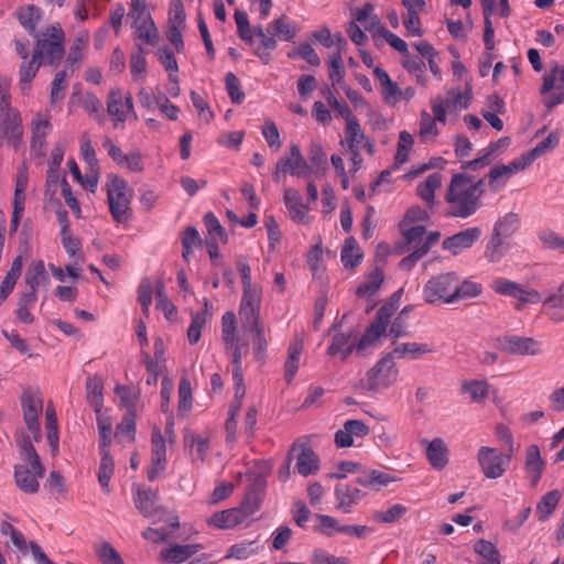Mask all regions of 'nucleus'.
I'll list each match as a JSON object with an SVG mask.
<instances>
[{
	"label": "nucleus",
	"mask_w": 564,
	"mask_h": 564,
	"mask_svg": "<svg viewBox=\"0 0 564 564\" xmlns=\"http://www.w3.org/2000/svg\"><path fill=\"white\" fill-rule=\"evenodd\" d=\"M21 459L23 464L14 466L15 485L25 494H36L40 488L39 478L44 477L45 468L29 437L21 444Z\"/></svg>",
	"instance_id": "obj_1"
},
{
	"label": "nucleus",
	"mask_w": 564,
	"mask_h": 564,
	"mask_svg": "<svg viewBox=\"0 0 564 564\" xmlns=\"http://www.w3.org/2000/svg\"><path fill=\"white\" fill-rule=\"evenodd\" d=\"M473 183L466 174H455L447 188L445 199L449 205L448 215L457 218H468L477 213L481 206L479 195L468 192L465 186Z\"/></svg>",
	"instance_id": "obj_2"
},
{
	"label": "nucleus",
	"mask_w": 564,
	"mask_h": 564,
	"mask_svg": "<svg viewBox=\"0 0 564 564\" xmlns=\"http://www.w3.org/2000/svg\"><path fill=\"white\" fill-rule=\"evenodd\" d=\"M35 47L33 52H40V59L51 66H57L64 57L65 34L58 23L47 26L34 34Z\"/></svg>",
	"instance_id": "obj_3"
},
{
	"label": "nucleus",
	"mask_w": 564,
	"mask_h": 564,
	"mask_svg": "<svg viewBox=\"0 0 564 564\" xmlns=\"http://www.w3.org/2000/svg\"><path fill=\"white\" fill-rule=\"evenodd\" d=\"M402 289L398 290L395 293L392 294L389 302L383 304L376 314L375 319L372 323L366 328L364 335L358 340L357 348L360 349H367L369 347H372L378 339L386 334L387 327L390 324V319L392 315L395 313V311L399 307V302L402 295Z\"/></svg>",
	"instance_id": "obj_4"
},
{
	"label": "nucleus",
	"mask_w": 564,
	"mask_h": 564,
	"mask_svg": "<svg viewBox=\"0 0 564 564\" xmlns=\"http://www.w3.org/2000/svg\"><path fill=\"white\" fill-rule=\"evenodd\" d=\"M338 473L329 474V478L343 479L347 473H358L356 477V484L362 487L371 488L373 490H380L382 487L388 486L390 482L395 481V477L392 475L380 471L377 469H362L361 465L355 462H340L338 464Z\"/></svg>",
	"instance_id": "obj_5"
},
{
	"label": "nucleus",
	"mask_w": 564,
	"mask_h": 564,
	"mask_svg": "<svg viewBox=\"0 0 564 564\" xmlns=\"http://www.w3.org/2000/svg\"><path fill=\"white\" fill-rule=\"evenodd\" d=\"M398 375L393 354L388 352L367 371L365 379L360 380L359 384L364 390L377 392L392 386L397 381Z\"/></svg>",
	"instance_id": "obj_6"
},
{
	"label": "nucleus",
	"mask_w": 564,
	"mask_h": 564,
	"mask_svg": "<svg viewBox=\"0 0 564 564\" xmlns=\"http://www.w3.org/2000/svg\"><path fill=\"white\" fill-rule=\"evenodd\" d=\"M131 196L126 180L113 174L108 176L107 198L111 216L116 223L122 224L128 220Z\"/></svg>",
	"instance_id": "obj_7"
},
{
	"label": "nucleus",
	"mask_w": 564,
	"mask_h": 564,
	"mask_svg": "<svg viewBox=\"0 0 564 564\" xmlns=\"http://www.w3.org/2000/svg\"><path fill=\"white\" fill-rule=\"evenodd\" d=\"M455 272L441 273L432 276L424 285L423 297L429 304H451L455 302Z\"/></svg>",
	"instance_id": "obj_8"
},
{
	"label": "nucleus",
	"mask_w": 564,
	"mask_h": 564,
	"mask_svg": "<svg viewBox=\"0 0 564 564\" xmlns=\"http://www.w3.org/2000/svg\"><path fill=\"white\" fill-rule=\"evenodd\" d=\"M510 462V456H503L498 449L482 446L478 451V463L487 478L501 477Z\"/></svg>",
	"instance_id": "obj_9"
},
{
	"label": "nucleus",
	"mask_w": 564,
	"mask_h": 564,
	"mask_svg": "<svg viewBox=\"0 0 564 564\" xmlns=\"http://www.w3.org/2000/svg\"><path fill=\"white\" fill-rule=\"evenodd\" d=\"M531 164V160L523 153L507 165L501 164L494 166L488 174L490 188L494 191L499 189L501 186H505L513 174L525 170Z\"/></svg>",
	"instance_id": "obj_10"
},
{
	"label": "nucleus",
	"mask_w": 564,
	"mask_h": 564,
	"mask_svg": "<svg viewBox=\"0 0 564 564\" xmlns=\"http://www.w3.org/2000/svg\"><path fill=\"white\" fill-rule=\"evenodd\" d=\"M21 405L23 410V419L28 429L35 433V440L40 436L39 415L43 409L41 397L32 390H25L21 397Z\"/></svg>",
	"instance_id": "obj_11"
},
{
	"label": "nucleus",
	"mask_w": 564,
	"mask_h": 564,
	"mask_svg": "<svg viewBox=\"0 0 564 564\" xmlns=\"http://www.w3.org/2000/svg\"><path fill=\"white\" fill-rule=\"evenodd\" d=\"M480 237L481 229L479 227L467 228L444 239L442 247L453 254H458L462 250L470 248Z\"/></svg>",
	"instance_id": "obj_12"
},
{
	"label": "nucleus",
	"mask_w": 564,
	"mask_h": 564,
	"mask_svg": "<svg viewBox=\"0 0 564 564\" xmlns=\"http://www.w3.org/2000/svg\"><path fill=\"white\" fill-rule=\"evenodd\" d=\"M280 166L284 169V173L297 177H308L313 172L296 144L290 147V156L280 159Z\"/></svg>",
	"instance_id": "obj_13"
},
{
	"label": "nucleus",
	"mask_w": 564,
	"mask_h": 564,
	"mask_svg": "<svg viewBox=\"0 0 564 564\" xmlns=\"http://www.w3.org/2000/svg\"><path fill=\"white\" fill-rule=\"evenodd\" d=\"M23 134L22 119L19 112H9L0 119V147L4 139L17 148Z\"/></svg>",
	"instance_id": "obj_14"
},
{
	"label": "nucleus",
	"mask_w": 564,
	"mask_h": 564,
	"mask_svg": "<svg viewBox=\"0 0 564 564\" xmlns=\"http://www.w3.org/2000/svg\"><path fill=\"white\" fill-rule=\"evenodd\" d=\"M265 478L257 475L248 487L246 496L241 502V508L243 509L245 514H251L259 509L265 494Z\"/></svg>",
	"instance_id": "obj_15"
},
{
	"label": "nucleus",
	"mask_w": 564,
	"mask_h": 564,
	"mask_svg": "<svg viewBox=\"0 0 564 564\" xmlns=\"http://www.w3.org/2000/svg\"><path fill=\"white\" fill-rule=\"evenodd\" d=\"M401 232L403 240L397 243V253L403 254L409 251L416 252L420 250V247L424 245V236L426 234V228L424 226L416 225L410 228H401Z\"/></svg>",
	"instance_id": "obj_16"
},
{
	"label": "nucleus",
	"mask_w": 564,
	"mask_h": 564,
	"mask_svg": "<svg viewBox=\"0 0 564 564\" xmlns=\"http://www.w3.org/2000/svg\"><path fill=\"white\" fill-rule=\"evenodd\" d=\"M336 508L344 513H350L352 507L357 505L365 494L357 487L348 484H337L335 486Z\"/></svg>",
	"instance_id": "obj_17"
},
{
	"label": "nucleus",
	"mask_w": 564,
	"mask_h": 564,
	"mask_svg": "<svg viewBox=\"0 0 564 564\" xmlns=\"http://www.w3.org/2000/svg\"><path fill=\"white\" fill-rule=\"evenodd\" d=\"M203 549L202 544H172L160 552V560L169 564H181Z\"/></svg>",
	"instance_id": "obj_18"
},
{
	"label": "nucleus",
	"mask_w": 564,
	"mask_h": 564,
	"mask_svg": "<svg viewBox=\"0 0 564 564\" xmlns=\"http://www.w3.org/2000/svg\"><path fill=\"white\" fill-rule=\"evenodd\" d=\"M500 348L511 355H535L536 343L530 337L506 336L499 340Z\"/></svg>",
	"instance_id": "obj_19"
},
{
	"label": "nucleus",
	"mask_w": 564,
	"mask_h": 564,
	"mask_svg": "<svg viewBox=\"0 0 564 564\" xmlns=\"http://www.w3.org/2000/svg\"><path fill=\"white\" fill-rule=\"evenodd\" d=\"M50 284V278L45 270L43 260L33 261L24 276V290L39 292L40 286H47Z\"/></svg>",
	"instance_id": "obj_20"
},
{
	"label": "nucleus",
	"mask_w": 564,
	"mask_h": 564,
	"mask_svg": "<svg viewBox=\"0 0 564 564\" xmlns=\"http://www.w3.org/2000/svg\"><path fill=\"white\" fill-rule=\"evenodd\" d=\"M300 451L296 456V470L300 475L307 477L319 469V458L315 452L305 444H297Z\"/></svg>",
	"instance_id": "obj_21"
},
{
	"label": "nucleus",
	"mask_w": 564,
	"mask_h": 564,
	"mask_svg": "<svg viewBox=\"0 0 564 564\" xmlns=\"http://www.w3.org/2000/svg\"><path fill=\"white\" fill-rule=\"evenodd\" d=\"M545 462L541 457L538 445L532 444L525 451V470L530 477L531 486L535 487L544 471Z\"/></svg>",
	"instance_id": "obj_22"
},
{
	"label": "nucleus",
	"mask_w": 564,
	"mask_h": 564,
	"mask_svg": "<svg viewBox=\"0 0 564 564\" xmlns=\"http://www.w3.org/2000/svg\"><path fill=\"white\" fill-rule=\"evenodd\" d=\"M441 238V234L438 231L426 232L424 236V245L420 247V250L416 252H410L406 257H404L400 263L399 268L401 270L410 271L415 267L419 260H421L424 256L427 254L432 246L437 243Z\"/></svg>",
	"instance_id": "obj_23"
},
{
	"label": "nucleus",
	"mask_w": 564,
	"mask_h": 564,
	"mask_svg": "<svg viewBox=\"0 0 564 564\" xmlns=\"http://www.w3.org/2000/svg\"><path fill=\"white\" fill-rule=\"evenodd\" d=\"M297 25L290 21L285 14H282L280 18L275 19L271 22L267 32L273 36V39L278 37L280 41L291 42L297 34Z\"/></svg>",
	"instance_id": "obj_24"
},
{
	"label": "nucleus",
	"mask_w": 564,
	"mask_h": 564,
	"mask_svg": "<svg viewBox=\"0 0 564 564\" xmlns=\"http://www.w3.org/2000/svg\"><path fill=\"white\" fill-rule=\"evenodd\" d=\"M543 310L553 322H564V283L544 300Z\"/></svg>",
	"instance_id": "obj_25"
},
{
	"label": "nucleus",
	"mask_w": 564,
	"mask_h": 564,
	"mask_svg": "<svg viewBox=\"0 0 564 564\" xmlns=\"http://www.w3.org/2000/svg\"><path fill=\"white\" fill-rule=\"evenodd\" d=\"M132 28L134 29L133 34L135 39L143 41L148 45L158 44L160 39L159 30L151 17L132 21Z\"/></svg>",
	"instance_id": "obj_26"
},
{
	"label": "nucleus",
	"mask_w": 564,
	"mask_h": 564,
	"mask_svg": "<svg viewBox=\"0 0 564 564\" xmlns=\"http://www.w3.org/2000/svg\"><path fill=\"white\" fill-rule=\"evenodd\" d=\"M37 302V292L22 290L19 293V299L17 303L15 316L17 318L24 324H32L34 322V316L31 313V308L34 307Z\"/></svg>",
	"instance_id": "obj_27"
},
{
	"label": "nucleus",
	"mask_w": 564,
	"mask_h": 564,
	"mask_svg": "<svg viewBox=\"0 0 564 564\" xmlns=\"http://www.w3.org/2000/svg\"><path fill=\"white\" fill-rule=\"evenodd\" d=\"M303 340L301 338H294L288 348V358L284 365V377L288 382H291L296 375L300 367V358L303 351Z\"/></svg>",
	"instance_id": "obj_28"
},
{
	"label": "nucleus",
	"mask_w": 564,
	"mask_h": 564,
	"mask_svg": "<svg viewBox=\"0 0 564 564\" xmlns=\"http://www.w3.org/2000/svg\"><path fill=\"white\" fill-rule=\"evenodd\" d=\"M426 457L433 468L441 470L448 463V448L442 438H434L429 443Z\"/></svg>",
	"instance_id": "obj_29"
},
{
	"label": "nucleus",
	"mask_w": 564,
	"mask_h": 564,
	"mask_svg": "<svg viewBox=\"0 0 564 564\" xmlns=\"http://www.w3.org/2000/svg\"><path fill=\"white\" fill-rule=\"evenodd\" d=\"M104 381L100 376H90L86 380V399L96 413H100L104 405Z\"/></svg>",
	"instance_id": "obj_30"
},
{
	"label": "nucleus",
	"mask_w": 564,
	"mask_h": 564,
	"mask_svg": "<svg viewBox=\"0 0 564 564\" xmlns=\"http://www.w3.org/2000/svg\"><path fill=\"white\" fill-rule=\"evenodd\" d=\"M284 204L289 209L291 218L295 221H304L308 208L302 202V196L299 191L294 188H286L284 191Z\"/></svg>",
	"instance_id": "obj_31"
},
{
	"label": "nucleus",
	"mask_w": 564,
	"mask_h": 564,
	"mask_svg": "<svg viewBox=\"0 0 564 564\" xmlns=\"http://www.w3.org/2000/svg\"><path fill=\"white\" fill-rule=\"evenodd\" d=\"M40 59V52H33L31 59H24L19 68V80L22 91L29 90L32 79L36 76L40 66L42 65Z\"/></svg>",
	"instance_id": "obj_32"
},
{
	"label": "nucleus",
	"mask_w": 564,
	"mask_h": 564,
	"mask_svg": "<svg viewBox=\"0 0 564 564\" xmlns=\"http://www.w3.org/2000/svg\"><path fill=\"white\" fill-rule=\"evenodd\" d=\"M442 185V175L440 173H432L427 178L420 183L416 187V194L423 199L429 209H433L435 204V191Z\"/></svg>",
	"instance_id": "obj_33"
},
{
	"label": "nucleus",
	"mask_w": 564,
	"mask_h": 564,
	"mask_svg": "<svg viewBox=\"0 0 564 564\" xmlns=\"http://www.w3.org/2000/svg\"><path fill=\"white\" fill-rule=\"evenodd\" d=\"M246 514L241 513L239 509H227L220 512L214 513L208 520L209 525L218 529H231L239 524Z\"/></svg>",
	"instance_id": "obj_34"
},
{
	"label": "nucleus",
	"mask_w": 564,
	"mask_h": 564,
	"mask_svg": "<svg viewBox=\"0 0 564 564\" xmlns=\"http://www.w3.org/2000/svg\"><path fill=\"white\" fill-rule=\"evenodd\" d=\"M519 228V216L516 213H508L500 217L494 225L492 235L502 239L510 238Z\"/></svg>",
	"instance_id": "obj_35"
},
{
	"label": "nucleus",
	"mask_w": 564,
	"mask_h": 564,
	"mask_svg": "<svg viewBox=\"0 0 564 564\" xmlns=\"http://www.w3.org/2000/svg\"><path fill=\"white\" fill-rule=\"evenodd\" d=\"M18 20L21 25L34 36L37 34L36 25L41 19V10L34 4H29L26 7H21L17 11Z\"/></svg>",
	"instance_id": "obj_36"
},
{
	"label": "nucleus",
	"mask_w": 564,
	"mask_h": 564,
	"mask_svg": "<svg viewBox=\"0 0 564 564\" xmlns=\"http://www.w3.org/2000/svg\"><path fill=\"white\" fill-rule=\"evenodd\" d=\"M509 242L506 239L491 234L484 252V257L490 262H499L509 250Z\"/></svg>",
	"instance_id": "obj_37"
},
{
	"label": "nucleus",
	"mask_w": 564,
	"mask_h": 564,
	"mask_svg": "<svg viewBox=\"0 0 564 564\" xmlns=\"http://www.w3.org/2000/svg\"><path fill=\"white\" fill-rule=\"evenodd\" d=\"M340 259L344 267L347 269H354L360 263L362 259V253L354 237H349L345 240L340 253Z\"/></svg>",
	"instance_id": "obj_38"
},
{
	"label": "nucleus",
	"mask_w": 564,
	"mask_h": 564,
	"mask_svg": "<svg viewBox=\"0 0 564 564\" xmlns=\"http://www.w3.org/2000/svg\"><path fill=\"white\" fill-rule=\"evenodd\" d=\"M101 459L98 469V481L106 494L110 492L109 482L113 475L115 462L109 449L100 452Z\"/></svg>",
	"instance_id": "obj_39"
},
{
	"label": "nucleus",
	"mask_w": 564,
	"mask_h": 564,
	"mask_svg": "<svg viewBox=\"0 0 564 564\" xmlns=\"http://www.w3.org/2000/svg\"><path fill=\"white\" fill-rule=\"evenodd\" d=\"M345 134L348 150L360 149V144L366 140V135L355 116L346 120Z\"/></svg>",
	"instance_id": "obj_40"
},
{
	"label": "nucleus",
	"mask_w": 564,
	"mask_h": 564,
	"mask_svg": "<svg viewBox=\"0 0 564 564\" xmlns=\"http://www.w3.org/2000/svg\"><path fill=\"white\" fill-rule=\"evenodd\" d=\"M561 495L557 490L545 494L536 505V516L540 521H545L555 510Z\"/></svg>",
	"instance_id": "obj_41"
},
{
	"label": "nucleus",
	"mask_w": 564,
	"mask_h": 564,
	"mask_svg": "<svg viewBox=\"0 0 564 564\" xmlns=\"http://www.w3.org/2000/svg\"><path fill=\"white\" fill-rule=\"evenodd\" d=\"M203 240L199 232L195 227L188 226L182 232V258L189 262L191 256L193 254V248L202 246Z\"/></svg>",
	"instance_id": "obj_42"
},
{
	"label": "nucleus",
	"mask_w": 564,
	"mask_h": 564,
	"mask_svg": "<svg viewBox=\"0 0 564 564\" xmlns=\"http://www.w3.org/2000/svg\"><path fill=\"white\" fill-rule=\"evenodd\" d=\"M107 111L119 122H123L126 120L123 96L119 88H113L109 91Z\"/></svg>",
	"instance_id": "obj_43"
},
{
	"label": "nucleus",
	"mask_w": 564,
	"mask_h": 564,
	"mask_svg": "<svg viewBox=\"0 0 564 564\" xmlns=\"http://www.w3.org/2000/svg\"><path fill=\"white\" fill-rule=\"evenodd\" d=\"M474 551L482 557V562L479 564H501L498 549L487 540L477 541Z\"/></svg>",
	"instance_id": "obj_44"
},
{
	"label": "nucleus",
	"mask_w": 564,
	"mask_h": 564,
	"mask_svg": "<svg viewBox=\"0 0 564 564\" xmlns=\"http://www.w3.org/2000/svg\"><path fill=\"white\" fill-rule=\"evenodd\" d=\"M462 392L468 393L474 402H482L488 397L489 384L484 380H465L462 383Z\"/></svg>",
	"instance_id": "obj_45"
},
{
	"label": "nucleus",
	"mask_w": 564,
	"mask_h": 564,
	"mask_svg": "<svg viewBox=\"0 0 564 564\" xmlns=\"http://www.w3.org/2000/svg\"><path fill=\"white\" fill-rule=\"evenodd\" d=\"M94 550L101 564H124L118 551L107 541L95 544Z\"/></svg>",
	"instance_id": "obj_46"
},
{
	"label": "nucleus",
	"mask_w": 564,
	"mask_h": 564,
	"mask_svg": "<svg viewBox=\"0 0 564 564\" xmlns=\"http://www.w3.org/2000/svg\"><path fill=\"white\" fill-rule=\"evenodd\" d=\"M560 143V133L557 131L551 132L543 141L538 143L533 149L525 152L528 159L533 163L538 158L542 156L547 151L555 149Z\"/></svg>",
	"instance_id": "obj_47"
},
{
	"label": "nucleus",
	"mask_w": 564,
	"mask_h": 564,
	"mask_svg": "<svg viewBox=\"0 0 564 564\" xmlns=\"http://www.w3.org/2000/svg\"><path fill=\"white\" fill-rule=\"evenodd\" d=\"M431 351V348L426 344H416V343H404L395 347L389 354H393V359L403 358L406 355H410L411 358L416 359L423 354H427Z\"/></svg>",
	"instance_id": "obj_48"
},
{
	"label": "nucleus",
	"mask_w": 564,
	"mask_h": 564,
	"mask_svg": "<svg viewBox=\"0 0 564 564\" xmlns=\"http://www.w3.org/2000/svg\"><path fill=\"white\" fill-rule=\"evenodd\" d=\"M384 279L383 271L376 268L368 276V280L357 288L358 296L373 295L380 288Z\"/></svg>",
	"instance_id": "obj_49"
},
{
	"label": "nucleus",
	"mask_w": 564,
	"mask_h": 564,
	"mask_svg": "<svg viewBox=\"0 0 564 564\" xmlns=\"http://www.w3.org/2000/svg\"><path fill=\"white\" fill-rule=\"evenodd\" d=\"M408 508L401 503H395L383 511H375L373 520L379 523L390 524L399 521L405 513Z\"/></svg>",
	"instance_id": "obj_50"
},
{
	"label": "nucleus",
	"mask_w": 564,
	"mask_h": 564,
	"mask_svg": "<svg viewBox=\"0 0 564 564\" xmlns=\"http://www.w3.org/2000/svg\"><path fill=\"white\" fill-rule=\"evenodd\" d=\"M236 314L234 312H226L223 315L221 324H223V341L225 349H229V347L234 346V341L236 339Z\"/></svg>",
	"instance_id": "obj_51"
},
{
	"label": "nucleus",
	"mask_w": 564,
	"mask_h": 564,
	"mask_svg": "<svg viewBox=\"0 0 564 564\" xmlns=\"http://www.w3.org/2000/svg\"><path fill=\"white\" fill-rule=\"evenodd\" d=\"M155 297H156V308L162 310L167 319H172V317L176 314V306L170 301L166 295L165 286L162 280H159L155 285Z\"/></svg>",
	"instance_id": "obj_52"
},
{
	"label": "nucleus",
	"mask_w": 564,
	"mask_h": 564,
	"mask_svg": "<svg viewBox=\"0 0 564 564\" xmlns=\"http://www.w3.org/2000/svg\"><path fill=\"white\" fill-rule=\"evenodd\" d=\"M97 426L99 432V451L108 449L111 443L112 422L111 419L105 414L97 413Z\"/></svg>",
	"instance_id": "obj_53"
},
{
	"label": "nucleus",
	"mask_w": 564,
	"mask_h": 564,
	"mask_svg": "<svg viewBox=\"0 0 564 564\" xmlns=\"http://www.w3.org/2000/svg\"><path fill=\"white\" fill-rule=\"evenodd\" d=\"M239 317L245 332H250L263 326L260 322V308L239 307Z\"/></svg>",
	"instance_id": "obj_54"
},
{
	"label": "nucleus",
	"mask_w": 564,
	"mask_h": 564,
	"mask_svg": "<svg viewBox=\"0 0 564 564\" xmlns=\"http://www.w3.org/2000/svg\"><path fill=\"white\" fill-rule=\"evenodd\" d=\"M482 292V288L479 283L465 280L462 283L459 282V278H456V289H455V302L463 299H471L480 295Z\"/></svg>",
	"instance_id": "obj_55"
},
{
	"label": "nucleus",
	"mask_w": 564,
	"mask_h": 564,
	"mask_svg": "<svg viewBox=\"0 0 564 564\" xmlns=\"http://www.w3.org/2000/svg\"><path fill=\"white\" fill-rule=\"evenodd\" d=\"M67 85L68 84L66 70L57 72L51 86V105H56L57 102L64 99Z\"/></svg>",
	"instance_id": "obj_56"
},
{
	"label": "nucleus",
	"mask_w": 564,
	"mask_h": 564,
	"mask_svg": "<svg viewBox=\"0 0 564 564\" xmlns=\"http://www.w3.org/2000/svg\"><path fill=\"white\" fill-rule=\"evenodd\" d=\"M88 39L89 35L87 32H85L74 40L66 58V63L69 66H78L79 62L83 58V51L88 42Z\"/></svg>",
	"instance_id": "obj_57"
},
{
	"label": "nucleus",
	"mask_w": 564,
	"mask_h": 564,
	"mask_svg": "<svg viewBox=\"0 0 564 564\" xmlns=\"http://www.w3.org/2000/svg\"><path fill=\"white\" fill-rule=\"evenodd\" d=\"M521 284L505 278H497L491 283V289L501 295L517 299L521 294Z\"/></svg>",
	"instance_id": "obj_58"
},
{
	"label": "nucleus",
	"mask_w": 564,
	"mask_h": 564,
	"mask_svg": "<svg viewBox=\"0 0 564 564\" xmlns=\"http://www.w3.org/2000/svg\"><path fill=\"white\" fill-rule=\"evenodd\" d=\"M155 499L156 494L152 490H139L135 507L144 517L150 518L154 514Z\"/></svg>",
	"instance_id": "obj_59"
},
{
	"label": "nucleus",
	"mask_w": 564,
	"mask_h": 564,
	"mask_svg": "<svg viewBox=\"0 0 564 564\" xmlns=\"http://www.w3.org/2000/svg\"><path fill=\"white\" fill-rule=\"evenodd\" d=\"M227 93L234 104H241L245 93L241 89L240 80L234 73H227L225 77Z\"/></svg>",
	"instance_id": "obj_60"
},
{
	"label": "nucleus",
	"mask_w": 564,
	"mask_h": 564,
	"mask_svg": "<svg viewBox=\"0 0 564 564\" xmlns=\"http://www.w3.org/2000/svg\"><path fill=\"white\" fill-rule=\"evenodd\" d=\"M424 10L425 9L406 10V15L403 19V24L409 34L413 36H422L423 30L421 28V20L419 14Z\"/></svg>",
	"instance_id": "obj_61"
},
{
	"label": "nucleus",
	"mask_w": 564,
	"mask_h": 564,
	"mask_svg": "<svg viewBox=\"0 0 564 564\" xmlns=\"http://www.w3.org/2000/svg\"><path fill=\"white\" fill-rule=\"evenodd\" d=\"M204 223L210 238L216 239V237H218L224 243L227 242L228 236L224 227L220 225L218 218L213 213H207L204 216Z\"/></svg>",
	"instance_id": "obj_62"
},
{
	"label": "nucleus",
	"mask_w": 564,
	"mask_h": 564,
	"mask_svg": "<svg viewBox=\"0 0 564 564\" xmlns=\"http://www.w3.org/2000/svg\"><path fill=\"white\" fill-rule=\"evenodd\" d=\"M539 238L545 248L564 253V237L555 231L550 229L542 230L539 234Z\"/></svg>",
	"instance_id": "obj_63"
},
{
	"label": "nucleus",
	"mask_w": 564,
	"mask_h": 564,
	"mask_svg": "<svg viewBox=\"0 0 564 564\" xmlns=\"http://www.w3.org/2000/svg\"><path fill=\"white\" fill-rule=\"evenodd\" d=\"M311 562L312 564H349L347 557H337L322 549L314 550Z\"/></svg>",
	"instance_id": "obj_64"
}]
</instances>
